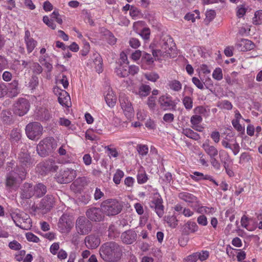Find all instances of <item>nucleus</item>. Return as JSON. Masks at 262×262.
<instances>
[{
  "mask_svg": "<svg viewBox=\"0 0 262 262\" xmlns=\"http://www.w3.org/2000/svg\"><path fill=\"white\" fill-rule=\"evenodd\" d=\"M122 249L116 243L108 242L102 244L99 249V254L103 260L117 262L122 256Z\"/></svg>",
  "mask_w": 262,
  "mask_h": 262,
  "instance_id": "nucleus-1",
  "label": "nucleus"
},
{
  "mask_svg": "<svg viewBox=\"0 0 262 262\" xmlns=\"http://www.w3.org/2000/svg\"><path fill=\"white\" fill-rule=\"evenodd\" d=\"M122 202L116 199H107L102 202L101 210L103 213L108 216L115 215L119 214L122 209Z\"/></svg>",
  "mask_w": 262,
  "mask_h": 262,
  "instance_id": "nucleus-2",
  "label": "nucleus"
},
{
  "mask_svg": "<svg viewBox=\"0 0 262 262\" xmlns=\"http://www.w3.org/2000/svg\"><path fill=\"white\" fill-rule=\"evenodd\" d=\"M57 142L52 137L41 140L36 147V150L41 157H46L57 148Z\"/></svg>",
  "mask_w": 262,
  "mask_h": 262,
  "instance_id": "nucleus-3",
  "label": "nucleus"
},
{
  "mask_svg": "<svg viewBox=\"0 0 262 262\" xmlns=\"http://www.w3.org/2000/svg\"><path fill=\"white\" fill-rule=\"evenodd\" d=\"M26 171L25 170L16 172L11 171L7 176L6 179V186L10 188H17L20 182L25 178Z\"/></svg>",
  "mask_w": 262,
  "mask_h": 262,
  "instance_id": "nucleus-4",
  "label": "nucleus"
},
{
  "mask_svg": "<svg viewBox=\"0 0 262 262\" xmlns=\"http://www.w3.org/2000/svg\"><path fill=\"white\" fill-rule=\"evenodd\" d=\"M43 127L36 122L29 123L26 127V133L31 140H37L40 138L42 134Z\"/></svg>",
  "mask_w": 262,
  "mask_h": 262,
  "instance_id": "nucleus-5",
  "label": "nucleus"
},
{
  "mask_svg": "<svg viewBox=\"0 0 262 262\" xmlns=\"http://www.w3.org/2000/svg\"><path fill=\"white\" fill-rule=\"evenodd\" d=\"M11 217L16 226L20 228L27 230L30 228L31 219L27 214L23 212L13 213L11 214Z\"/></svg>",
  "mask_w": 262,
  "mask_h": 262,
  "instance_id": "nucleus-6",
  "label": "nucleus"
},
{
  "mask_svg": "<svg viewBox=\"0 0 262 262\" xmlns=\"http://www.w3.org/2000/svg\"><path fill=\"white\" fill-rule=\"evenodd\" d=\"M92 228V223L86 217L80 216L77 219L76 229L78 234H87L91 231Z\"/></svg>",
  "mask_w": 262,
  "mask_h": 262,
  "instance_id": "nucleus-7",
  "label": "nucleus"
},
{
  "mask_svg": "<svg viewBox=\"0 0 262 262\" xmlns=\"http://www.w3.org/2000/svg\"><path fill=\"white\" fill-rule=\"evenodd\" d=\"M74 226L72 216L67 214H63L59 219L58 223V227L60 231L62 233L70 232Z\"/></svg>",
  "mask_w": 262,
  "mask_h": 262,
  "instance_id": "nucleus-8",
  "label": "nucleus"
},
{
  "mask_svg": "<svg viewBox=\"0 0 262 262\" xmlns=\"http://www.w3.org/2000/svg\"><path fill=\"white\" fill-rule=\"evenodd\" d=\"M30 108V103L25 98H20L13 105V112L15 114L23 116L28 112Z\"/></svg>",
  "mask_w": 262,
  "mask_h": 262,
  "instance_id": "nucleus-9",
  "label": "nucleus"
},
{
  "mask_svg": "<svg viewBox=\"0 0 262 262\" xmlns=\"http://www.w3.org/2000/svg\"><path fill=\"white\" fill-rule=\"evenodd\" d=\"M119 101L124 114L128 119H131L134 116V110L129 98L124 95H121Z\"/></svg>",
  "mask_w": 262,
  "mask_h": 262,
  "instance_id": "nucleus-10",
  "label": "nucleus"
},
{
  "mask_svg": "<svg viewBox=\"0 0 262 262\" xmlns=\"http://www.w3.org/2000/svg\"><path fill=\"white\" fill-rule=\"evenodd\" d=\"M76 176V171L74 169L67 168L60 170L56 176L57 181L60 184L69 183L72 181Z\"/></svg>",
  "mask_w": 262,
  "mask_h": 262,
  "instance_id": "nucleus-11",
  "label": "nucleus"
},
{
  "mask_svg": "<svg viewBox=\"0 0 262 262\" xmlns=\"http://www.w3.org/2000/svg\"><path fill=\"white\" fill-rule=\"evenodd\" d=\"M19 165L26 171V168L30 167L33 163L26 149H22L18 156Z\"/></svg>",
  "mask_w": 262,
  "mask_h": 262,
  "instance_id": "nucleus-12",
  "label": "nucleus"
},
{
  "mask_svg": "<svg viewBox=\"0 0 262 262\" xmlns=\"http://www.w3.org/2000/svg\"><path fill=\"white\" fill-rule=\"evenodd\" d=\"M54 204L53 195L48 194L41 200L37 209L42 214H45L51 210Z\"/></svg>",
  "mask_w": 262,
  "mask_h": 262,
  "instance_id": "nucleus-13",
  "label": "nucleus"
},
{
  "mask_svg": "<svg viewBox=\"0 0 262 262\" xmlns=\"http://www.w3.org/2000/svg\"><path fill=\"white\" fill-rule=\"evenodd\" d=\"M162 203L163 200L161 196L159 194H155L150 203V207L155 209L157 215L160 217H162L164 214V206Z\"/></svg>",
  "mask_w": 262,
  "mask_h": 262,
  "instance_id": "nucleus-14",
  "label": "nucleus"
},
{
  "mask_svg": "<svg viewBox=\"0 0 262 262\" xmlns=\"http://www.w3.org/2000/svg\"><path fill=\"white\" fill-rule=\"evenodd\" d=\"M101 208L92 207L86 212L87 217L92 221L100 222L103 220L104 215Z\"/></svg>",
  "mask_w": 262,
  "mask_h": 262,
  "instance_id": "nucleus-15",
  "label": "nucleus"
},
{
  "mask_svg": "<svg viewBox=\"0 0 262 262\" xmlns=\"http://www.w3.org/2000/svg\"><path fill=\"white\" fill-rule=\"evenodd\" d=\"M159 103L161 108L164 110H176V103L173 101L169 96L165 95L161 96L159 99Z\"/></svg>",
  "mask_w": 262,
  "mask_h": 262,
  "instance_id": "nucleus-16",
  "label": "nucleus"
},
{
  "mask_svg": "<svg viewBox=\"0 0 262 262\" xmlns=\"http://www.w3.org/2000/svg\"><path fill=\"white\" fill-rule=\"evenodd\" d=\"M84 242L88 248L94 249L99 246L101 241L97 234H91L85 237Z\"/></svg>",
  "mask_w": 262,
  "mask_h": 262,
  "instance_id": "nucleus-17",
  "label": "nucleus"
},
{
  "mask_svg": "<svg viewBox=\"0 0 262 262\" xmlns=\"http://www.w3.org/2000/svg\"><path fill=\"white\" fill-rule=\"evenodd\" d=\"M34 195V186L28 183H25L21 187L20 197L23 199H29Z\"/></svg>",
  "mask_w": 262,
  "mask_h": 262,
  "instance_id": "nucleus-18",
  "label": "nucleus"
},
{
  "mask_svg": "<svg viewBox=\"0 0 262 262\" xmlns=\"http://www.w3.org/2000/svg\"><path fill=\"white\" fill-rule=\"evenodd\" d=\"M137 235L135 231L128 230L121 234L122 242L126 244H132L136 241Z\"/></svg>",
  "mask_w": 262,
  "mask_h": 262,
  "instance_id": "nucleus-19",
  "label": "nucleus"
},
{
  "mask_svg": "<svg viewBox=\"0 0 262 262\" xmlns=\"http://www.w3.org/2000/svg\"><path fill=\"white\" fill-rule=\"evenodd\" d=\"M175 47L173 39L169 37H165L161 42V48L163 51L167 54H170Z\"/></svg>",
  "mask_w": 262,
  "mask_h": 262,
  "instance_id": "nucleus-20",
  "label": "nucleus"
},
{
  "mask_svg": "<svg viewBox=\"0 0 262 262\" xmlns=\"http://www.w3.org/2000/svg\"><path fill=\"white\" fill-rule=\"evenodd\" d=\"M54 92L58 95V102L63 106H68V101L70 100L69 94L64 90H61L58 88H54Z\"/></svg>",
  "mask_w": 262,
  "mask_h": 262,
  "instance_id": "nucleus-21",
  "label": "nucleus"
},
{
  "mask_svg": "<svg viewBox=\"0 0 262 262\" xmlns=\"http://www.w3.org/2000/svg\"><path fill=\"white\" fill-rule=\"evenodd\" d=\"M24 39L26 45L27 51L28 53H30L36 46L37 41L31 37L30 32L28 30H27L25 31Z\"/></svg>",
  "mask_w": 262,
  "mask_h": 262,
  "instance_id": "nucleus-22",
  "label": "nucleus"
},
{
  "mask_svg": "<svg viewBox=\"0 0 262 262\" xmlns=\"http://www.w3.org/2000/svg\"><path fill=\"white\" fill-rule=\"evenodd\" d=\"M8 88V97L13 98L17 96L19 93L18 82L14 80L11 83L7 84Z\"/></svg>",
  "mask_w": 262,
  "mask_h": 262,
  "instance_id": "nucleus-23",
  "label": "nucleus"
},
{
  "mask_svg": "<svg viewBox=\"0 0 262 262\" xmlns=\"http://www.w3.org/2000/svg\"><path fill=\"white\" fill-rule=\"evenodd\" d=\"M202 147L210 158L215 157L218 155L217 148L214 146L210 145L208 141L205 142L202 144Z\"/></svg>",
  "mask_w": 262,
  "mask_h": 262,
  "instance_id": "nucleus-24",
  "label": "nucleus"
},
{
  "mask_svg": "<svg viewBox=\"0 0 262 262\" xmlns=\"http://www.w3.org/2000/svg\"><path fill=\"white\" fill-rule=\"evenodd\" d=\"M128 66L127 64H118L116 67L115 72L116 74L120 77H125L128 76L129 72H128Z\"/></svg>",
  "mask_w": 262,
  "mask_h": 262,
  "instance_id": "nucleus-25",
  "label": "nucleus"
},
{
  "mask_svg": "<svg viewBox=\"0 0 262 262\" xmlns=\"http://www.w3.org/2000/svg\"><path fill=\"white\" fill-rule=\"evenodd\" d=\"M37 116L41 121H47L51 118V115L48 109L46 107H40L37 112Z\"/></svg>",
  "mask_w": 262,
  "mask_h": 262,
  "instance_id": "nucleus-26",
  "label": "nucleus"
},
{
  "mask_svg": "<svg viewBox=\"0 0 262 262\" xmlns=\"http://www.w3.org/2000/svg\"><path fill=\"white\" fill-rule=\"evenodd\" d=\"M198 227L195 223L190 221L188 222L184 226L183 232L188 234L189 232H194L198 230Z\"/></svg>",
  "mask_w": 262,
  "mask_h": 262,
  "instance_id": "nucleus-27",
  "label": "nucleus"
},
{
  "mask_svg": "<svg viewBox=\"0 0 262 262\" xmlns=\"http://www.w3.org/2000/svg\"><path fill=\"white\" fill-rule=\"evenodd\" d=\"M238 46L242 47L241 50L243 51L251 50L254 47V44L251 41L246 39H242Z\"/></svg>",
  "mask_w": 262,
  "mask_h": 262,
  "instance_id": "nucleus-28",
  "label": "nucleus"
},
{
  "mask_svg": "<svg viewBox=\"0 0 262 262\" xmlns=\"http://www.w3.org/2000/svg\"><path fill=\"white\" fill-rule=\"evenodd\" d=\"M105 99L107 105L110 107H113L116 104L117 97L114 92L108 91V93L105 97Z\"/></svg>",
  "mask_w": 262,
  "mask_h": 262,
  "instance_id": "nucleus-29",
  "label": "nucleus"
},
{
  "mask_svg": "<svg viewBox=\"0 0 262 262\" xmlns=\"http://www.w3.org/2000/svg\"><path fill=\"white\" fill-rule=\"evenodd\" d=\"M47 192L46 186L41 184L39 183L34 186V194L37 197H41Z\"/></svg>",
  "mask_w": 262,
  "mask_h": 262,
  "instance_id": "nucleus-30",
  "label": "nucleus"
},
{
  "mask_svg": "<svg viewBox=\"0 0 262 262\" xmlns=\"http://www.w3.org/2000/svg\"><path fill=\"white\" fill-rule=\"evenodd\" d=\"M179 197L188 203H193L196 201V198L194 195L187 192L180 193Z\"/></svg>",
  "mask_w": 262,
  "mask_h": 262,
  "instance_id": "nucleus-31",
  "label": "nucleus"
},
{
  "mask_svg": "<svg viewBox=\"0 0 262 262\" xmlns=\"http://www.w3.org/2000/svg\"><path fill=\"white\" fill-rule=\"evenodd\" d=\"M182 133L187 137L195 140H198L200 138L198 133L190 128L183 129Z\"/></svg>",
  "mask_w": 262,
  "mask_h": 262,
  "instance_id": "nucleus-32",
  "label": "nucleus"
},
{
  "mask_svg": "<svg viewBox=\"0 0 262 262\" xmlns=\"http://www.w3.org/2000/svg\"><path fill=\"white\" fill-rule=\"evenodd\" d=\"M94 62L96 65V71L98 73L102 71V59L100 55L98 54H94Z\"/></svg>",
  "mask_w": 262,
  "mask_h": 262,
  "instance_id": "nucleus-33",
  "label": "nucleus"
},
{
  "mask_svg": "<svg viewBox=\"0 0 262 262\" xmlns=\"http://www.w3.org/2000/svg\"><path fill=\"white\" fill-rule=\"evenodd\" d=\"M165 221L171 228H174L178 225V220L174 215L165 216Z\"/></svg>",
  "mask_w": 262,
  "mask_h": 262,
  "instance_id": "nucleus-34",
  "label": "nucleus"
},
{
  "mask_svg": "<svg viewBox=\"0 0 262 262\" xmlns=\"http://www.w3.org/2000/svg\"><path fill=\"white\" fill-rule=\"evenodd\" d=\"M151 91L150 87L148 85H142L139 90V95L141 97H146L148 95Z\"/></svg>",
  "mask_w": 262,
  "mask_h": 262,
  "instance_id": "nucleus-35",
  "label": "nucleus"
},
{
  "mask_svg": "<svg viewBox=\"0 0 262 262\" xmlns=\"http://www.w3.org/2000/svg\"><path fill=\"white\" fill-rule=\"evenodd\" d=\"M168 85L170 89L176 92H178L182 89L181 82L176 80L169 81Z\"/></svg>",
  "mask_w": 262,
  "mask_h": 262,
  "instance_id": "nucleus-36",
  "label": "nucleus"
},
{
  "mask_svg": "<svg viewBox=\"0 0 262 262\" xmlns=\"http://www.w3.org/2000/svg\"><path fill=\"white\" fill-rule=\"evenodd\" d=\"M12 117L11 113L9 111H3L1 113V117L3 121L7 124L10 123Z\"/></svg>",
  "mask_w": 262,
  "mask_h": 262,
  "instance_id": "nucleus-37",
  "label": "nucleus"
},
{
  "mask_svg": "<svg viewBox=\"0 0 262 262\" xmlns=\"http://www.w3.org/2000/svg\"><path fill=\"white\" fill-rule=\"evenodd\" d=\"M137 181L139 184H143L147 180V177L144 170H140L137 174Z\"/></svg>",
  "mask_w": 262,
  "mask_h": 262,
  "instance_id": "nucleus-38",
  "label": "nucleus"
},
{
  "mask_svg": "<svg viewBox=\"0 0 262 262\" xmlns=\"http://www.w3.org/2000/svg\"><path fill=\"white\" fill-rule=\"evenodd\" d=\"M123 171L120 169H117L114 176L113 181L116 184H119L120 183L121 180L123 177Z\"/></svg>",
  "mask_w": 262,
  "mask_h": 262,
  "instance_id": "nucleus-39",
  "label": "nucleus"
},
{
  "mask_svg": "<svg viewBox=\"0 0 262 262\" xmlns=\"http://www.w3.org/2000/svg\"><path fill=\"white\" fill-rule=\"evenodd\" d=\"M253 24L259 25L262 22V10H259L255 12L254 17L253 18Z\"/></svg>",
  "mask_w": 262,
  "mask_h": 262,
  "instance_id": "nucleus-40",
  "label": "nucleus"
},
{
  "mask_svg": "<svg viewBox=\"0 0 262 262\" xmlns=\"http://www.w3.org/2000/svg\"><path fill=\"white\" fill-rule=\"evenodd\" d=\"M138 153L142 156H145L148 152V148L146 145L139 144L137 146Z\"/></svg>",
  "mask_w": 262,
  "mask_h": 262,
  "instance_id": "nucleus-41",
  "label": "nucleus"
},
{
  "mask_svg": "<svg viewBox=\"0 0 262 262\" xmlns=\"http://www.w3.org/2000/svg\"><path fill=\"white\" fill-rule=\"evenodd\" d=\"M183 103L186 109L190 110L192 108V99L189 96H185L183 99Z\"/></svg>",
  "mask_w": 262,
  "mask_h": 262,
  "instance_id": "nucleus-42",
  "label": "nucleus"
},
{
  "mask_svg": "<svg viewBox=\"0 0 262 262\" xmlns=\"http://www.w3.org/2000/svg\"><path fill=\"white\" fill-rule=\"evenodd\" d=\"M142 61L147 64H150L154 62V60L150 54L143 52L142 55Z\"/></svg>",
  "mask_w": 262,
  "mask_h": 262,
  "instance_id": "nucleus-43",
  "label": "nucleus"
},
{
  "mask_svg": "<svg viewBox=\"0 0 262 262\" xmlns=\"http://www.w3.org/2000/svg\"><path fill=\"white\" fill-rule=\"evenodd\" d=\"M215 14V12L214 10H210L207 11L206 13V19L205 20V22L207 24L209 23L214 19Z\"/></svg>",
  "mask_w": 262,
  "mask_h": 262,
  "instance_id": "nucleus-44",
  "label": "nucleus"
},
{
  "mask_svg": "<svg viewBox=\"0 0 262 262\" xmlns=\"http://www.w3.org/2000/svg\"><path fill=\"white\" fill-rule=\"evenodd\" d=\"M193 175H191V178L195 181H200L201 180H206V176H209V175H204L203 173L195 171L193 173Z\"/></svg>",
  "mask_w": 262,
  "mask_h": 262,
  "instance_id": "nucleus-45",
  "label": "nucleus"
},
{
  "mask_svg": "<svg viewBox=\"0 0 262 262\" xmlns=\"http://www.w3.org/2000/svg\"><path fill=\"white\" fill-rule=\"evenodd\" d=\"M8 96V88L5 83H0V98H3L5 96Z\"/></svg>",
  "mask_w": 262,
  "mask_h": 262,
  "instance_id": "nucleus-46",
  "label": "nucleus"
},
{
  "mask_svg": "<svg viewBox=\"0 0 262 262\" xmlns=\"http://www.w3.org/2000/svg\"><path fill=\"white\" fill-rule=\"evenodd\" d=\"M251 160V157L250 155L247 152H243L239 157V163L243 164L244 163H248Z\"/></svg>",
  "mask_w": 262,
  "mask_h": 262,
  "instance_id": "nucleus-47",
  "label": "nucleus"
},
{
  "mask_svg": "<svg viewBox=\"0 0 262 262\" xmlns=\"http://www.w3.org/2000/svg\"><path fill=\"white\" fill-rule=\"evenodd\" d=\"M213 78L217 80H220L223 78V73L222 69L216 68L212 74Z\"/></svg>",
  "mask_w": 262,
  "mask_h": 262,
  "instance_id": "nucleus-48",
  "label": "nucleus"
},
{
  "mask_svg": "<svg viewBox=\"0 0 262 262\" xmlns=\"http://www.w3.org/2000/svg\"><path fill=\"white\" fill-rule=\"evenodd\" d=\"M38 78L36 76H33L29 82V87L32 89H35L38 85Z\"/></svg>",
  "mask_w": 262,
  "mask_h": 262,
  "instance_id": "nucleus-49",
  "label": "nucleus"
},
{
  "mask_svg": "<svg viewBox=\"0 0 262 262\" xmlns=\"http://www.w3.org/2000/svg\"><path fill=\"white\" fill-rule=\"evenodd\" d=\"M145 77L148 80L152 82H155L159 78V76L156 73L146 74Z\"/></svg>",
  "mask_w": 262,
  "mask_h": 262,
  "instance_id": "nucleus-50",
  "label": "nucleus"
},
{
  "mask_svg": "<svg viewBox=\"0 0 262 262\" xmlns=\"http://www.w3.org/2000/svg\"><path fill=\"white\" fill-rule=\"evenodd\" d=\"M147 104L150 110H154L156 106V97L152 96L148 98Z\"/></svg>",
  "mask_w": 262,
  "mask_h": 262,
  "instance_id": "nucleus-51",
  "label": "nucleus"
},
{
  "mask_svg": "<svg viewBox=\"0 0 262 262\" xmlns=\"http://www.w3.org/2000/svg\"><path fill=\"white\" fill-rule=\"evenodd\" d=\"M202 121V118L200 115H193L191 117L190 122L193 125L199 124Z\"/></svg>",
  "mask_w": 262,
  "mask_h": 262,
  "instance_id": "nucleus-52",
  "label": "nucleus"
},
{
  "mask_svg": "<svg viewBox=\"0 0 262 262\" xmlns=\"http://www.w3.org/2000/svg\"><path fill=\"white\" fill-rule=\"evenodd\" d=\"M232 124L233 127L239 132L242 133H244L245 128L242 126L239 123L238 120H232Z\"/></svg>",
  "mask_w": 262,
  "mask_h": 262,
  "instance_id": "nucleus-53",
  "label": "nucleus"
},
{
  "mask_svg": "<svg viewBox=\"0 0 262 262\" xmlns=\"http://www.w3.org/2000/svg\"><path fill=\"white\" fill-rule=\"evenodd\" d=\"M9 248L14 250H18L21 248V245L16 241H13L9 244Z\"/></svg>",
  "mask_w": 262,
  "mask_h": 262,
  "instance_id": "nucleus-54",
  "label": "nucleus"
},
{
  "mask_svg": "<svg viewBox=\"0 0 262 262\" xmlns=\"http://www.w3.org/2000/svg\"><path fill=\"white\" fill-rule=\"evenodd\" d=\"M129 44L132 48L134 49H137L140 46L139 40L134 37H132L129 39Z\"/></svg>",
  "mask_w": 262,
  "mask_h": 262,
  "instance_id": "nucleus-55",
  "label": "nucleus"
},
{
  "mask_svg": "<svg viewBox=\"0 0 262 262\" xmlns=\"http://www.w3.org/2000/svg\"><path fill=\"white\" fill-rule=\"evenodd\" d=\"M198 255H197L198 259H200L201 261H203L208 258L209 256V252L207 251H202L201 252H197Z\"/></svg>",
  "mask_w": 262,
  "mask_h": 262,
  "instance_id": "nucleus-56",
  "label": "nucleus"
},
{
  "mask_svg": "<svg viewBox=\"0 0 262 262\" xmlns=\"http://www.w3.org/2000/svg\"><path fill=\"white\" fill-rule=\"evenodd\" d=\"M26 235L27 239L30 242L38 243L39 241V238L32 233H27Z\"/></svg>",
  "mask_w": 262,
  "mask_h": 262,
  "instance_id": "nucleus-57",
  "label": "nucleus"
},
{
  "mask_svg": "<svg viewBox=\"0 0 262 262\" xmlns=\"http://www.w3.org/2000/svg\"><path fill=\"white\" fill-rule=\"evenodd\" d=\"M198 253H194L188 256L185 259L184 262H196L198 260Z\"/></svg>",
  "mask_w": 262,
  "mask_h": 262,
  "instance_id": "nucleus-58",
  "label": "nucleus"
},
{
  "mask_svg": "<svg viewBox=\"0 0 262 262\" xmlns=\"http://www.w3.org/2000/svg\"><path fill=\"white\" fill-rule=\"evenodd\" d=\"M140 35L144 39H148L150 36V30L148 28H144L140 33Z\"/></svg>",
  "mask_w": 262,
  "mask_h": 262,
  "instance_id": "nucleus-59",
  "label": "nucleus"
},
{
  "mask_svg": "<svg viewBox=\"0 0 262 262\" xmlns=\"http://www.w3.org/2000/svg\"><path fill=\"white\" fill-rule=\"evenodd\" d=\"M210 163L211 165L217 170H219L221 168L220 163L215 158V157L210 158Z\"/></svg>",
  "mask_w": 262,
  "mask_h": 262,
  "instance_id": "nucleus-60",
  "label": "nucleus"
},
{
  "mask_svg": "<svg viewBox=\"0 0 262 262\" xmlns=\"http://www.w3.org/2000/svg\"><path fill=\"white\" fill-rule=\"evenodd\" d=\"M139 71V67L132 65L130 66H128V72H129V74H131L132 75H134L138 73Z\"/></svg>",
  "mask_w": 262,
  "mask_h": 262,
  "instance_id": "nucleus-61",
  "label": "nucleus"
},
{
  "mask_svg": "<svg viewBox=\"0 0 262 262\" xmlns=\"http://www.w3.org/2000/svg\"><path fill=\"white\" fill-rule=\"evenodd\" d=\"M192 81L198 89L201 90L204 89L203 84L198 78L193 77L192 79Z\"/></svg>",
  "mask_w": 262,
  "mask_h": 262,
  "instance_id": "nucleus-62",
  "label": "nucleus"
},
{
  "mask_svg": "<svg viewBox=\"0 0 262 262\" xmlns=\"http://www.w3.org/2000/svg\"><path fill=\"white\" fill-rule=\"evenodd\" d=\"M142 52L140 50H136L132 54V59L135 61H137L142 56Z\"/></svg>",
  "mask_w": 262,
  "mask_h": 262,
  "instance_id": "nucleus-63",
  "label": "nucleus"
},
{
  "mask_svg": "<svg viewBox=\"0 0 262 262\" xmlns=\"http://www.w3.org/2000/svg\"><path fill=\"white\" fill-rule=\"evenodd\" d=\"M211 138L215 143H218L220 139V135L219 132H213L210 135Z\"/></svg>",
  "mask_w": 262,
  "mask_h": 262,
  "instance_id": "nucleus-64",
  "label": "nucleus"
}]
</instances>
